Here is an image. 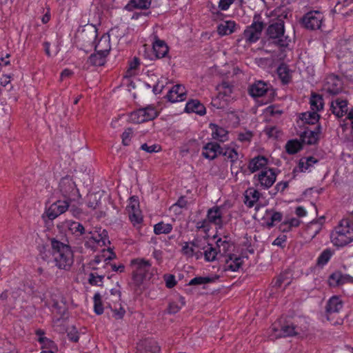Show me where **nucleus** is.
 Wrapping results in <instances>:
<instances>
[{"instance_id":"40","label":"nucleus","mask_w":353,"mask_h":353,"mask_svg":"<svg viewBox=\"0 0 353 353\" xmlns=\"http://www.w3.org/2000/svg\"><path fill=\"white\" fill-rule=\"evenodd\" d=\"M108 54L96 52L89 57V62L96 66L103 65L105 63V58Z\"/></svg>"},{"instance_id":"6","label":"nucleus","mask_w":353,"mask_h":353,"mask_svg":"<svg viewBox=\"0 0 353 353\" xmlns=\"http://www.w3.org/2000/svg\"><path fill=\"white\" fill-rule=\"evenodd\" d=\"M83 239L85 247L94 251L110 243L107 231L101 228H94Z\"/></svg>"},{"instance_id":"11","label":"nucleus","mask_w":353,"mask_h":353,"mask_svg":"<svg viewBox=\"0 0 353 353\" xmlns=\"http://www.w3.org/2000/svg\"><path fill=\"white\" fill-rule=\"evenodd\" d=\"M130 221L133 225L139 224L143 221V216L139 208V201L137 197L130 198L126 207Z\"/></svg>"},{"instance_id":"48","label":"nucleus","mask_w":353,"mask_h":353,"mask_svg":"<svg viewBox=\"0 0 353 353\" xmlns=\"http://www.w3.org/2000/svg\"><path fill=\"white\" fill-rule=\"evenodd\" d=\"M43 301L48 307H57L58 305V301L57 295L52 294H46L44 295Z\"/></svg>"},{"instance_id":"23","label":"nucleus","mask_w":353,"mask_h":353,"mask_svg":"<svg viewBox=\"0 0 353 353\" xmlns=\"http://www.w3.org/2000/svg\"><path fill=\"white\" fill-rule=\"evenodd\" d=\"M332 113L340 118L348 113L347 101L342 99H336L331 103Z\"/></svg>"},{"instance_id":"39","label":"nucleus","mask_w":353,"mask_h":353,"mask_svg":"<svg viewBox=\"0 0 353 353\" xmlns=\"http://www.w3.org/2000/svg\"><path fill=\"white\" fill-rule=\"evenodd\" d=\"M151 4V0H130L126 8L129 10L132 8L147 9Z\"/></svg>"},{"instance_id":"12","label":"nucleus","mask_w":353,"mask_h":353,"mask_svg":"<svg viewBox=\"0 0 353 353\" xmlns=\"http://www.w3.org/2000/svg\"><path fill=\"white\" fill-rule=\"evenodd\" d=\"M323 18V13L319 10H312L304 15L303 23L308 29H319L321 26Z\"/></svg>"},{"instance_id":"64","label":"nucleus","mask_w":353,"mask_h":353,"mask_svg":"<svg viewBox=\"0 0 353 353\" xmlns=\"http://www.w3.org/2000/svg\"><path fill=\"white\" fill-rule=\"evenodd\" d=\"M252 137V134L249 132H245L239 134V139L241 141H249Z\"/></svg>"},{"instance_id":"47","label":"nucleus","mask_w":353,"mask_h":353,"mask_svg":"<svg viewBox=\"0 0 353 353\" xmlns=\"http://www.w3.org/2000/svg\"><path fill=\"white\" fill-rule=\"evenodd\" d=\"M285 148L288 153L295 154L301 148V144L297 140H290L286 143Z\"/></svg>"},{"instance_id":"25","label":"nucleus","mask_w":353,"mask_h":353,"mask_svg":"<svg viewBox=\"0 0 353 353\" xmlns=\"http://www.w3.org/2000/svg\"><path fill=\"white\" fill-rule=\"evenodd\" d=\"M268 159L263 156H257L252 159L248 164V169L252 172L261 171L268 168Z\"/></svg>"},{"instance_id":"37","label":"nucleus","mask_w":353,"mask_h":353,"mask_svg":"<svg viewBox=\"0 0 353 353\" xmlns=\"http://www.w3.org/2000/svg\"><path fill=\"white\" fill-rule=\"evenodd\" d=\"M316 162L317 160L312 157L301 158L299 163V170L301 172L310 170V168H312Z\"/></svg>"},{"instance_id":"9","label":"nucleus","mask_w":353,"mask_h":353,"mask_svg":"<svg viewBox=\"0 0 353 353\" xmlns=\"http://www.w3.org/2000/svg\"><path fill=\"white\" fill-rule=\"evenodd\" d=\"M263 28V22L259 21L257 17L254 16L252 24L247 27L243 32L245 41L250 43L257 41L260 38Z\"/></svg>"},{"instance_id":"28","label":"nucleus","mask_w":353,"mask_h":353,"mask_svg":"<svg viewBox=\"0 0 353 353\" xmlns=\"http://www.w3.org/2000/svg\"><path fill=\"white\" fill-rule=\"evenodd\" d=\"M347 282H353V278L349 275H343L339 272L332 273L328 279V283L330 286H337Z\"/></svg>"},{"instance_id":"45","label":"nucleus","mask_w":353,"mask_h":353,"mask_svg":"<svg viewBox=\"0 0 353 353\" xmlns=\"http://www.w3.org/2000/svg\"><path fill=\"white\" fill-rule=\"evenodd\" d=\"M39 342L41 345L43 349H47L45 352H52L54 353L57 348L52 341L46 337H40L38 339Z\"/></svg>"},{"instance_id":"49","label":"nucleus","mask_w":353,"mask_h":353,"mask_svg":"<svg viewBox=\"0 0 353 353\" xmlns=\"http://www.w3.org/2000/svg\"><path fill=\"white\" fill-rule=\"evenodd\" d=\"M94 310L97 314H101L103 312L102 305V297L99 293H96L93 297Z\"/></svg>"},{"instance_id":"24","label":"nucleus","mask_w":353,"mask_h":353,"mask_svg":"<svg viewBox=\"0 0 353 353\" xmlns=\"http://www.w3.org/2000/svg\"><path fill=\"white\" fill-rule=\"evenodd\" d=\"M221 148L216 143L210 142L203 148L202 154L205 159H214L218 154H221Z\"/></svg>"},{"instance_id":"38","label":"nucleus","mask_w":353,"mask_h":353,"mask_svg":"<svg viewBox=\"0 0 353 353\" xmlns=\"http://www.w3.org/2000/svg\"><path fill=\"white\" fill-rule=\"evenodd\" d=\"M172 230V225L161 221L154 225V232L157 234H167Z\"/></svg>"},{"instance_id":"14","label":"nucleus","mask_w":353,"mask_h":353,"mask_svg":"<svg viewBox=\"0 0 353 353\" xmlns=\"http://www.w3.org/2000/svg\"><path fill=\"white\" fill-rule=\"evenodd\" d=\"M69 203L67 201L59 200L46 208L43 216L50 220H54L61 214L67 211Z\"/></svg>"},{"instance_id":"33","label":"nucleus","mask_w":353,"mask_h":353,"mask_svg":"<svg viewBox=\"0 0 353 353\" xmlns=\"http://www.w3.org/2000/svg\"><path fill=\"white\" fill-rule=\"evenodd\" d=\"M343 307L342 301L337 296H332L328 301L326 311L328 314L339 312Z\"/></svg>"},{"instance_id":"62","label":"nucleus","mask_w":353,"mask_h":353,"mask_svg":"<svg viewBox=\"0 0 353 353\" xmlns=\"http://www.w3.org/2000/svg\"><path fill=\"white\" fill-rule=\"evenodd\" d=\"M165 285L168 288H171L176 285L175 278L173 275H167L165 276Z\"/></svg>"},{"instance_id":"61","label":"nucleus","mask_w":353,"mask_h":353,"mask_svg":"<svg viewBox=\"0 0 353 353\" xmlns=\"http://www.w3.org/2000/svg\"><path fill=\"white\" fill-rule=\"evenodd\" d=\"M216 245L219 248V251L220 252L221 251V247H223V250L225 251V250L228 249V248L229 247L230 243L227 240V237H225V239L223 240L221 239H219L216 241Z\"/></svg>"},{"instance_id":"29","label":"nucleus","mask_w":353,"mask_h":353,"mask_svg":"<svg viewBox=\"0 0 353 353\" xmlns=\"http://www.w3.org/2000/svg\"><path fill=\"white\" fill-rule=\"evenodd\" d=\"M321 134V127L318 125L316 130H305L301 135V140L308 145L315 144L319 140Z\"/></svg>"},{"instance_id":"19","label":"nucleus","mask_w":353,"mask_h":353,"mask_svg":"<svg viewBox=\"0 0 353 353\" xmlns=\"http://www.w3.org/2000/svg\"><path fill=\"white\" fill-rule=\"evenodd\" d=\"M187 91L183 85H174L168 92L167 99L172 103L183 101L186 99Z\"/></svg>"},{"instance_id":"46","label":"nucleus","mask_w":353,"mask_h":353,"mask_svg":"<svg viewBox=\"0 0 353 353\" xmlns=\"http://www.w3.org/2000/svg\"><path fill=\"white\" fill-rule=\"evenodd\" d=\"M139 59L134 57L129 63L128 68L125 73L126 77L134 76L137 73V69L139 65Z\"/></svg>"},{"instance_id":"35","label":"nucleus","mask_w":353,"mask_h":353,"mask_svg":"<svg viewBox=\"0 0 353 353\" xmlns=\"http://www.w3.org/2000/svg\"><path fill=\"white\" fill-rule=\"evenodd\" d=\"M319 114L313 110L303 112L300 116V119L308 124H315L319 121Z\"/></svg>"},{"instance_id":"56","label":"nucleus","mask_w":353,"mask_h":353,"mask_svg":"<svg viewBox=\"0 0 353 353\" xmlns=\"http://www.w3.org/2000/svg\"><path fill=\"white\" fill-rule=\"evenodd\" d=\"M103 276L90 273L89 275V283L93 285H100L103 283Z\"/></svg>"},{"instance_id":"13","label":"nucleus","mask_w":353,"mask_h":353,"mask_svg":"<svg viewBox=\"0 0 353 353\" xmlns=\"http://www.w3.org/2000/svg\"><path fill=\"white\" fill-rule=\"evenodd\" d=\"M259 184L263 188H270L276 181V174L273 168H265L261 170L257 175L254 176Z\"/></svg>"},{"instance_id":"41","label":"nucleus","mask_w":353,"mask_h":353,"mask_svg":"<svg viewBox=\"0 0 353 353\" xmlns=\"http://www.w3.org/2000/svg\"><path fill=\"white\" fill-rule=\"evenodd\" d=\"M184 305V298L179 296L176 301L170 303L168 311L170 314H175L178 312Z\"/></svg>"},{"instance_id":"8","label":"nucleus","mask_w":353,"mask_h":353,"mask_svg":"<svg viewBox=\"0 0 353 353\" xmlns=\"http://www.w3.org/2000/svg\"><path fill=\"white\" fill-rule=\"evenodd\" d=\"M158 115V111L153 105L140 108L130 113L129 119L134 123H141L154 119Z\"/></svg>"},{"instance_id":"55","label":"nucleus","mask_w":353,"mask_h":353,"mask_svg":"<svg viewBox=\"0 0 353 353\" xmlns=\"http://www.w3.org/2000/svg\"><path fill=\"white\" fill-rule=\"evenodd\" d=\"M133 132L132 129L128 128L126 129L122 134V143L124 145H129L131 142V139L132 137Z\"/></svg>"},{"instance_id":"53","label":"nucleus","mask_w":353,"mask_h":353,"mask_svg":"<svg viewBox=\"0 0 353 353\" xmlns=\"http://www.w3.org/2000/svg\"><path fill=\"white\" fill-rule=\"evenodd\" d=\"M278 74L284 83H287L290 81V74L287 68L284 65L279 66L278 68Z\"/></svg>"},{"instance_id":"18","label":"nucleus","mask_w":353,"mask_h":353,"mask_svg":"<svg viewBox=\"0 0 353 353\" xmlns=\"http://www.w3.org/2000/svg\"><path fill=\"white\" fill-rule=\"evenodd\" d=\"M342 88L341 79L334 74L327 76L323 85V90L330 94H337Z\"/></svg>"},{"instance_id":"2","label":"nucleus","mask_w":353,"mask_h":353,"mask_svg":"<svg viewBox=\"0 0 353 353\" xmlns=\"http://www.w3.org/2000/svg\"><path fill=\"white\" fill-rule=\"evenodd\" d=\"M52 256L56 266L60 269L67 270L74 261L73 252L69 245L53 239L51 242Z\"/></svg>"},{"instance_id":"44","label":"nucleus","mask_w":353,"mask_h":353,"mask_svg":"<svg viewBox=\"0 0 353 353\" xmlns=\"http://www.w3.org/2000/svg\"><path fill=\"white\" fill-rule=\"evenodd\" d=\"M221 154L232 163H234L239 159V153L234 148L230 147L221 149Z\"/></svg>"},{"instance_id":"34","label":"nucleus","mask_w":353,"mask_h":353,"mask_svg":"<svg viewBox=\"0 0 353 353\" xmlns=\"http://www.w3.org/2000/svg\"><path fill=\"white\" fill-rule=\"evenodd\" d=\"M105 300L108 301H107V303L113 312V317L116 319H122L125 313V310L121 306V305L119 304V307H117L114 303L112 305L111 302L114 301L108 296L105 298Z\"/></svg>"},{"instance_id":"57","label":"nucleus","mask_w":353,"mask_h":353,"mask_svg":"<svg viewBox=\"0 0 353 353\" xmlns=\"http://www.w3.org/2000/svg\"><path fill=\"white\" fill-rule=\"evenodd\" d=\"M235 1L236 0H219L218 3L219 9L221 11H226Z\"/></svg>"},{"instance_id":"59","label":"nucleus","mask_w":353,"mask_h":353,"mask_svg":"<svg viewBox=\"0 0 353 353\" xmlns=\"http://www.w3.org/2000/svg\"><path fill=\"white\" fill-rule=\"evenodd\" d=\"M287 274H281L275 281V286L281 287L283 284L285 286L288 285L290 283V281H285V276Z\"/></svg>"},{"instance_id":"7","label":"nucleus","mask_w":353,"mask_h":353,"mask_svg":"<svg viewBox=\"0 0 353 353\" xmlns=\"http://www.w3.org/2000/svg\"><path fill=\"white\" fill-rule=\"evenodd\" d=\"M218 94L212 99V104L216 108H224L232 101V87L227 82H222L216 86Z\"/></svg>"},{"instance_id":"51","label":"nucleus","mask_w":353,"mask_h":353,"mask_svg":"<svg viewBox=\"0 0 353 353\" xmlns=\"http://www.w3.org/2000/svg\"><path fill=\"white\" fill-rule=\"evenodd\" d=\"M217 252L215 248L208 245L204 248V257L207 261H213L215 260Z\"/></svg>"},{"instance_id":"21","label":"nucleus","mask_w":353,"mask_h":353,"mask_svg":"<svg viewBox=\"0 0 353 353\" xmlns=\"http://www.w3.org/2000/svg\"><path fill=\"white\" fill-rule=\"evenodd\" d=\"M271 85L263 81H258L249 88V93L253 97H261L270 92Z\"/></svg>"},{"instance_id":"5","label":"nucleus","mask_w":353,"mask_h":353,"mask_svg":"<svg viewBox=\"0 0 353 353\" xmlns=\"http://www.w3.org/2000/svg\"><path fill=\"white\" fill-rule=\"evenodd\" d=\"M132 268L133 281L137 285L143 283L145 281L152 279L155 270L152 268V264L148 260L138 258L131 261Z\"/></svg>"},{"instance_id":"63","label":"nucleus","mask_w":353,"mask_h":353,"mask_svg":"<svg viewBox=\"0 0 353 353\" xmlns=\"http://www.w3.org/2000/svg\"><path fill=\"white\" fill-rule=\"evenodd\" d=\"M285 241H286V236L285 235H280L276 239H274L272 244L274 245L283 247L284 245Z\"/></svg>"},{"instance_id":"16","label":"nucleus","mask_w":353,"mask_h":353,"mask_svg":"<svg viewBox=\"0 0 353 353\" xmlns=\"http://www.w3.org/2000/svg\"><path fill=\"white\" fill-rule=\"evenodd\" d=\"M243 259L236 254H228L223 256L222 268L225 272H236L241 267Z\"/></svg>"},{"instance_id":"15","label":"nucleus","mask_w":353,"mask_h":353,"mask_svg":"<svg viewBox=\"0 0 353 353\" xmlns=\"http://www.w3.org/2000/svg\"><path fill=\"white\" fill-rule=\"evenodd\" d=\"M57 227L60 230L68 232L69 234L77 239L85 234V228L83 225L72 220H65L61 222Z\"/></svg>"},{"instance_id":"4","label":"nucleus","mask_w":353,"mask_h":353,"mask_svg":"<svg viewBox=\"0 0 353 353\" xmlns=\"http://www.w3.org/2000/svg\"><path fill=\"white\" fill-rule=\"evenodd\" d=\"M224 214V208L214 206L208 210L205 219L196 223V228L199 230H202L206 234H208L212 224L219 228L223 226L225 221Z\"/></svg>"},{"instance_id":"54","label":"nucleus","mask_w":353,"mask_h":353,"mask_svg":"<svg viewBox=\"0 0 353 353\" xmlns=\"http://www.w3.org/2000/svg\"><path fill=\"white\" fill-rule=\"evenodd\" d=\"M141 148L148 153L159 152L161 150V147L159 144L148 145L143 143L141 145Z\"/></svg>"},{"instance_id":"27","label":"nucleus","mask_w":353,"mask_h":353,"mask_svg":"<svg viewBox=\"0 0 353 353\" xmlns=\"http://www.w3.org/2000/svg\"><path fill=\"white\" fill-rule=\"evenodd\" d=\"M94 49L95 52L108 54L111 49L110 35L108 34H103L97 42L94 43Z\"/></svg>"},{"instance_id":"32","label":"nucleus","mask_w":353,"mask_h":353,"mask_svg":"<svg viewBox=\"0 0 353 353\" xmlns=\"http://www.w3.org/2000/svg\"><path fill=\"white\" fill-rule=\"evenodd\" d=\"M185 110L188 112H194L199 115L205 114V108L198 100H191L185 105Z\"/></svg>"},{"instance_id":"3","label":"nucleus","mask_w":353,"mask_h":353,"mask_svg":"<svg viewBox=\"0 0 353 353\" xmlns=\"http://www.w3.org/2000/svg\"><path fill=\"white\" fill-rule=\"evenodd\" d=\"M330 240L336 247H343L352 242L353 224L347 219H342L332 231Z\"/></svg>"},{"instance_id":"31","label":"nucleus","mask_w":353,"mask_h":353,"mask_svg":"<svg viewBox=\"0 0 353 353\" xmlns=\"http://www.w3.org/2000/svg\"><path fill=\"white\" fill-rule=\"evenodd\" d=\"M260 193L258 190L253 188H248L245 192V203L249 207L252 208L259 201Z\"/></svg>"},{"instance_id":"22","label":"nucleus","mask_w":353,"mask_h":353,"mask_svg":"<svg viewBox=\"0 0 353 353\" xmlns=\"http://www.w3.org/2000/svg\"><path fill=\"white\" fill-rule=\"evenodd\" d=\"M152 50L156 58L161 59L165 57L169 52V48L167 43L157 37H154L152 42Z\"/></svg>"},{"instance_id":"52","label":"nucleus","mask_w":353,"mask_h":353,"mask_svg":"<svg viewBox=\"0 0 353 353\" xmlns=\"http://www.w3.org/2000/svg\"><path fill=\"white\" fill-rule=\"evenodd\" d=\"M332 256V252L330 250L326 249L319 256L317 259V263L319 265L323 266L329 261L331 256Z\"/></svg>"},{"instance_id":"10","label":"nucleus","mask_w":353,"mask_h":353,"mask_svg":"<svg viewBox=\"0 0 353 353\" xmlns=\"http://www.w3.org/2000/svg\"><path fill=\"white\" fill-rule=\"evenodd\" d=\"M271 329L274 333H272L270 335V339H274L282 336H294L304 330V328L296 326L294 323L285 325L283 326L281 330L278 329L276 324H273Z\"/></svg>"},{"instance_id":"26","label":"nucleus","mask_w":353,"mask_h":353,"mask_svg":"<svg viewBox=\"0 0 353 353\" xmlns=\"http://www.w3.org/2000/svg\"><path fill=\"white\" fill-rule=\"evenodd\" d=\"M237 26L234 21L228 20L223 21L217 26V33L220 36L230 35L236 30Z\"/></svg>"},{"instance_id":"58","label":"nucleus","mask_w":353,"mask_h":353,"mask_svg":"<svg viewBox=\"0 0 353 353\" xmlns=\"http://www.w3.org/2000/svg\"><path fill=\"white\" fill-rule=\"evenodd\" d=\"M265 131L268 137L273 138H278L281 134L280 130L276 127L267 128Z\"/></svg>"},{"instance_id":"60","label":"nucleus","mask_w":353,"mask_h":353,"mask_svg":"<svg viewBox=\"0 0 353 353\" xmlns=\"http://www.w3.org/2000/svg\"><path fill=\"white\" fill-rule=\"evenodd\" d=\"M285 225H288V229H290L292 227H296L300 224V221L296 218H291L283 222Z\"/></svg>"},{"instance_id":"43","label":"nucleus","mask_w":353,"mask_h":353,"mask_svg":"<svg viewBox=\"0 0 353 353\" xmlns=\"http://www.w3.org/2000/svg\"><path fill=\"white\" fill-rule=\"evenodd\" d=\"M312 110L319 112L323 108V99L317 94L312 95L310 101Z\"/></svg>"},{"instance_id":"42","label":"nucleus","mask_w":353,"mask_h":353,"mask_svg":"<svg viewBox=\"0 0 353 353\" xmlns=\"http://www.w3.org/2000/svg\"><path fill=\"white\" fill-rule=\"evenodd\" d=\"M101 201V195L99 193H90L87 197V205L92 210L98 208Z\"/></svg>"},{"instance_id":"20","label":"nucleus","mask_w":353,"mask_h":353,"mask_svg":"<svg viewBox=\"0 0 353 353\" xmlns=\"http://www.w3.org/2000/svg\"><path fill=\"white\" fill-rule=\"evenodd\" d=\"M116 258V254L110 248L102 250V253L100 255H97L94 257L93 260H92L90 263V265L92 269H98L97 265L101 263V262L104 263V267H108L109 265V262Z\"/></svg>"},{"instance_id":"30","label":"nucleus","mask_w":353,"mask_h":353,"mask_svg":"<svg viewBox=\"0 0 353 353\" xmlns=\"http://www.w3.org/2000/svg\"><path fill=\"white\" fill-rule=\"evenodd\" d=\"M210 128L212 131V139L221 142L228 140V132L225 128L213 123L210 124Z\"/></svg>"},{"instance_id":"17","label":"nucleus","mask_w":353,"mask_h":353,"mask_svg":"<svg viewBox=\"0 0 353 353\" xmlns=\"http://www.w3.org/2000/svg\"><path fill=\"white\" fill-rule=\"evenodd\" d=\"M59 190L63 196L66 198H72L79 196V190L75 183L70 177L63 178L59 183Z\"/></svg>"},{"instance_id":"50","label":"nucleus","mask_w":353,"mask_h":353,"mask_svg":"<svg viewBox=\"0 0 353 353\" xmlns=\"http://www.w3.org/2000/svg\"><path fill=\"white\" fill-rule=\"evenodd\" d=\"M214 279L210 276H197L191 279L189 282L190 285H199L211 283Z\"/></svg>"},{"instance_id":"36","label":"nucleus","mask_w":353,"mask_h":353,"mask_svg":"<svg viewBox=\"0 0 353 353\" xmlns=\"http://www.w3.org/2000/svg\"><path fill=\"white\" fill-rule=\"evenodd\" d=\"M182 252L187 256H195L199 258L200 256L198 247L193 242L185 243L182 246Z\"/></svg>"},{"instance_id":"1","label":"nucleus","mask_w":353,"mask_h":353,"mask_svg":"<svg viewBox=\"0 0 353 353\" xmlns=\"http://www.w3.org/2000/svg\"><path fill=\"white\" fill-rule=\"evenodd\" d=\"M266 16L273 22L267 30V34L271 39H277V43L281 47H287L290 42L288 37L284 36L283 20L288 16L285 7H278L273 10L266 12Z\"/></svg>"}]
</instances>
